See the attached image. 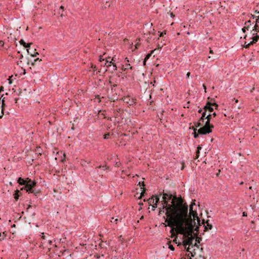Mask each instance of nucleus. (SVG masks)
Here are the masks:
<instances>
[{
	"mask_svg": "<svg viewBox=\"0 0 259 259\" xmlns=\"http://www.w3.org/2000/svg\"><path fill=\"white\" fill-rule=\"evenodd\" d=\"M254 88H252L251 90H250V92L252 93L253 92V91L254 90Z\"/></svg>",
	"mask_w": 259,
	"mask_h": 259,
	"instance_id": "09e8293b",
	"label": "nucleus"
},
{
	"mask_svg": "<svg viewBox=\"0 0 259 259\" xmlns=\"http://www.w3.org/2000/svg\"><path fill=\"white\" fill-rule=\"evenodd\" d=\"M29 181H32L31 179L29 178H27L26 180H24L21 178H19L17 182L21 185H25L26 186L29 183Z\"/></svg>",
	"mask_w": 259,
	"mask_h": 259,
	"instance_id": "6e6552de",
	"label": "nucleus"
},
{
	"mask_svg": "<svg viewBox=\"0 0 259 259\" xmlns=\"http://www.w3.org/2000/svg\"><path fill=\"white\" fill-rule=\"evenodd\" d=\"M243 217H246L247 216V213L246 212H243Z\"/></svg>",
	"mask_w": 259,
	"mask_h": 259,
	"instance_id": "f704fd0d",
	"label": "nucleus"
},
{
	"mask_svg": "<svg viewBox=\"0 0 259 259\" xmlns=\"http://www.w3.org/2000/svg\"><path fill=\"white\" fill-rule=\"evenodd\" d=\"M102 167L104 168H107L106 165L103 166Z\"/></svg>",
	"mask_w": 259,
	"mask_h": 259,
	"instance_id": "603ef678",
	"label": "nucleus"
},
{
	"mask_svg": "<svg viewBox=\"0 0 259 259\" xmlns=\"http://www.w3.org/2000/svg\"><path fill=\"white\" fill-rule=\"evenodd\" d=\"M27 53L32 57H36L38 55V52H36V49L31 51L30 48L27 49Z\"/></svg>",
	"mask_w": 259,
	"mask_h": 259,
	"instance_id": "9d476101",
	"label": "nucleus"
},
{
	"mask_svg": "<svg viewBox=\"0 0 259 259\" xmlns=\"http://www.w3.org/2000/svg\"><path fill=\"white\" fill-rule=\"evenodd\" d=\"M151 55L150 54H148L147 55H146V57H145V59H144V65H145V63H146V60H147V59H148L150 58V57L151 56Z\"/></svg>",
	"mask_w": 259,
	"mask_h": 259,
	"instance_id": "4be33fe9",
	"label": "nucleus"
},
{
	"mask_svg": "<svg viewBox=\"0 0 259 259\" xmlns=\"http://www.w3.org/2000/svg\"><path fill=\"white\" fill-rule=\"evenodd\" d=\"M190 72H188V73H187V77H189V76H190Z\"/></svg>",
	"mask_w": 259,
	"mask_h": 259,
	"instance_id": "58836bf2",
	"label": "nucleus"
},
{
	"mask_svg": "<svg viewBox=\"0 0 259 259\" xmlns=\"http://www.w3.org/2000/svg\"><path fill=\"white\" fill-rule=\"evenodd\" d=\"M205 116H206L205 112H203L202 113V116L200 117V118L199 119L198 121L196 123H194V124L196 127L201 126L203 125V123H204V119H205L204 118H205Z\"/></svg>",
	"mask_w": 259,
	"mask_h": 259,
	"instance_id": "0eeeda50",
	"label": "nucleus"
},
{
	"mask_svg": "<svg viewBox=\"0 0 259 259\" xmlns=\"http://www.w3.org/2000/svg\"><path fill=\"white\" fill-rule=\"evenodd\" d=\"M109 134H106L104 135V138L105 139H107L109 138Z\"/></svg>",
	"mask_w": 259,
	"mask_h": 259,
	"instance_id": "cd10ccee",
	"label": "nucleus"
},
{
	"mask_svg": "<svg viewBox=\"0 0 259 259\" xmlns=\"http://www.w3.org/2000/svg\"><path fill=\"white\" fill-rule=\"evenodd\" d=\"M126 69V68H124L123 66L122 67V71H125Z\"/></svg>",
	"mask_w": 259,
	"mask_h": 259,
	"instance_id": "ea45409f",
	"label": "nucleus"
},
{
	"mask_svg": "<svg viewBox=\"0 0 259 259\" xmlns=\"http://www.w3.org/2000/svg\"><path fill=\"white\" fill-rule=\"evenodd\" d=\"M113 60V58H112V59H111V58L110 57H108L107 58L105 61V63L104 64V65H106L107 64V63H108L109 62H112V61Z\"/></svg>",
	"mask_w": 259,
	"mask_h": 259,
	"instance_id": "aec40b11",
	"label": "nucleus"
},
{
	"mask_svg": "<svg viewBox=\"0 0 259 259\" xmlns=\"http://www.w3.org/2000/svg\"><path fill=\"white\" fill-rule=\"evenodd\" d=\"M212 116L213 117H215V116H217V114H216V113H215V112H214L213 113H212V114H211V116Z\"/></svg>",
	"mask_w": 259,
	"mask_h": 259,
	"instance_id": "c9c22d12",
	"label": "nucleus"
},
{
	"mask_svg": "<svg viewBox=\"0 0 259 259\" xmlns=\"http://www.w3.org/2000/svg\"><path fill=\"white\" fill-rule=\"evenodd\" d=\"M192 130H193V135L195 138H197L198 137V135L200 134L198 132V130L195 127H192Z\"/></svg>",
	"mask_w": 259,
	"mask_h": 259,
	"instance_id": "ddd939ff",
	"label": "nucleus"
},
{
	"mask_svg": "<svg viewBox=\"0 0 259 259\" xmlns=\"http://www.w3.org/2000/svg\"><path fill=\"white\" fill-rule=\"evenodd\" d=\"M111 64H112L113 66L114 70H116L117 66L115 64L113 63L112 62H109L108 63H107L106 65H105L107 67H109V66H111Z\"/></svg>",
	"mask_w": 259,
	"mask_h": 259,
	"instance_id": "2eb2a0df",
	"label": "nucleus"
},
{
	"mask_svg": "<svg viewBox=\"0 0 259 259\" xmlns=\"http://www.w3.org/2000/svg\"><path fill=\"white\" fill-rule=\"evenodd\" d=\"M245 29H246V28H245V27H244L243 28H242V31H243V32H245Z\"/></svg>",
	"mask_w": 259,
	"mask_h": 259,
	"instance_id": "37998d69",
	"label": "nucleus"
},
{
	"mask_svg": "<svg viewBox=\"0 0 259 259\" xmlns=\"http://www.w3.org/2000/svg\"><path fill=\"white\" fill-rule=\"evenodd\" d=\"M197 224V223L196 222L192 221L191 234L192 240H190V242H189V244L185 243V241L187 240V239L189 238V237L187 236L185 237L184 235L183 234V237L184 238V240L183 241V245L185 246V247H186L187 245H189V246L186 248V250L187 252H189L191 254V256L193 257L196 254V252L195 251L196 248L199 249V246L197 245V243H199L200 241L201 240L200 238L196 237L195 244H193V241H194L195 237L197 236V232L198 231V227L197 226H196V228H194V227L196 226Z\"/></svg>",
	"mask_w": 259,
	"mask_h": 259,
	"instance_id": "f03ea898",
	"label": "nucleus"
},
{
	"mask_svg": "<svg viewBox=\"0 0 259 259\" xmlns=\"http://www.w3.org/2000/svg\"><path fill=\"white\" fill-rule=\"evenodd\" d=\"M145 190L143 191V192L141 193L140 198H141L143 195L144 193Z\"/></svg>",
	"mask_w": 259,
	"mask_h": 259,
	"instance_id": "2f4dec72",
	"label": "nucleus"
},
{
	"mask_svg": "<svg viewBox=\"0 0 259 259\" xmlns=\"http://www.w3.org/2000/svg\"><path fill=\"white\" fill-rule=\"evenodd\" d=\"M252 31L253 32L252 33V35H254L255 34V32H259V27L257 24H256L253 27V29H252Z\"/></svg>",
	"mask_w": 259,
	"mask_h": 259,
	"instance_id": "f8f14e48",
	"label": "nucleus"
},
{
	"mask_svg": "<svg viewBox=\"0 0 259 259\" xmlns=\"http://www.w3.org/2000/svg\"><path fill=\"white\" fill-rule=\"evenodd\" d=\"M157 204L156 203L155 204H152L151 205L152 206V207H153V209L154 210V209L157 207Z\"/></svg>",
	"mask_w": 259,
	"mask_h": 259,
	"instance_id": "c85d7f7f",
	"label": "nucleus"
},
{
	"mask_svg": "<svg viewBox=\"0 0 259 259\" xmlns=\"http://www.w3.org/2000/svg\"><path fill=\"white\" fill-rule=\"evenodd\" d=\"M258 40V39L255 37H253L252 40L250 42V45H253L256 43V42Z\"/></svg>",
	"mask_w": 259,
	"mask_h": 259,
	"instance_id": "6ab92c4d",
	"label": "nucleus"
},
{
	"mask_svg": "<svg viewBox=\"0 0 259 259\" xmlns=\"http://www.w3.org/2000/svg\"><path fill=\"white\" fill-rule=\"evenodd\" d=\"M4 105H5L4 100L3 99L2 100V107H3Z\"/></svg>",
	"mask_w": 259,
	"mask_h": 259,
	"instance_id": "e433bc0d",
	"label": "nucleus"
},
{
	"mask_svg": "<svg viewBox=\"0 0 259 259\" xmlns=\"http://www.w3.org/2000/svg\"><path fill=\"white\" fill-rule=\"evenodd\" d=\"M209 221H207L205 223H204V220H203L202 224H204V231H206L208 230H210L212 229V226L211 225L209 224Z\"/></svg>",
	"mask_w": 259,
	"mask_h": 259,
	"instance_id": "1a4fd4ad",
	"label": "nucleus"
},
{
	"mask_svg": "<svg viewBox=\"0 0 259 259\" xmlns=\"http://www.w3.org/2000/svg\"><path fill=\"white\" fill-rule=\"evenodd\" d=\"M155 203L154 204H155L156 203H158V202L159 201V197L157 196H155Z\"/></svg>",
	"mask_w": 259,
	"mask_h": 259,
	"instance_id": "b1692460",
	"label": "nucleus"
},
{
	"mask_svg": "<svg viewBox=\"0 0 259 259\" xmlns=\"http://www.w3.org/2000/svg\"><path fill=\"white\" fill-rule=\"evenodd\" d=\"M99 61H100V62L104 61V59L102 58L100 56V59H99Z\"/></svg>",
	"mask_w": 259,
	"mask_h": 259,
	"instance_id": "473e14b6",
	"label": "nucleus"
},
{
	"mask_svg": "<svg viewBox=\"0 0 259 259\" xmlns=\"http://www.w3.org/2000/svg\"><path fill=\"white\" fill-rule=\"evenodd\" d=\"M251 45H250V42H249L248 44H247L246 42H245V46H244V48H246V49H248L249 48V46H251Z\"/></svg>",
	"mask_w": 259,
	"mask_h": 259,
	"instance_id": "393cba45",
	"label": "nucleus"
},
{
	"mask_svg": "<svg viewBox=\"0 0 259 259\" xmlns=\"http://www.w3.org/2000/svg\"><path fill=\"white\" fill-rule=\"evenodd\" d=\"M23 58V56L22 54H20V57H19V59L20 60V62H21L22 61H21V59H22Z\"/></svg>",
	"mask_w": 259,
	"mask_h": 259,
	"instance_id": "c756f323",
	"label": "nucleus"
},
{
	"mask_svg": "<svg viewBox=\"0 0 259 259\" xmlns=\"http://www.w3.org/2000/svg\"><path fill=\"white\" fill-rule=\"evenodd\" d=\"M168 248L172 251H174L175 250L174 247L171 244H169Z\"/></svg>",
	"mask_w": 259,
	"mask_h": 259,
	"instance_id": "bb28decb",
	"label": "nucleus"
},
{
	"mask_svg": "<svg viewBox=\"0 0 259 259\" xmlns=\"http://www.w3.org/2000/svg\"><path fill=\"white\" fill-rule=\"evenodd\" d=\"M20 45H22L23 47L26 48H29L32 45V43L26 44L23 39H21L19 41Z\"/></svg>",
	"mask_w": 259,
	"mask_h": 259,
	"instance_id": "9b49d317",
	"label": "nucleus"
},
{
	"mask_svg": "<svg viewBox=\"0 0 259 259\" xmlns=\"http://www.w3.org/2000/svg\"><path fill=\"white\" fill-rule=\"evenodd\" d=\"M141 184H142V185L143 186H144V182H142V183L139 182V185H140V186H141Z\"/></svg>",
	"mask_w": 259,
	"mask_h": 259,
	"instance_id": "a18cd8bd",
	"label": "nucleus"
},
{
	"mask_svg": "<svg viewBox=\"0 0 259 259\" xmlns=\"http://www.w3.org/2000/svg\"><path fill=\"white\" fill-rule=\"evenodd\" d=\"M41 60V59H39V58H36V59H35L34 60V62L33 63H32V65H34V64H35L36 63V62L37 61H40Z\"/></svg>",
	"mask_w": 259,
	"mask_h": 259,
	"instance_id": "5701e85b",
	"label": "nucleus"
},
{
	"mask_svg": "<svg viewBox=\"0 0 259 259\" xmlns=\"http://www.w3.org/2000/svg\"><path fill=\"white\" fill-rule=\"evenodd\" d=\"M201 147L200 146H199L198 147H197V150L196 151V157H195V159L196 158H198L199 157V151L201 149Z\"/></svg>",
	"mask_w": 259,
	"mask_h": 259,
	"instance_id": "f3484780",
	"label": "nucleus"
},
{
	"mask_svg": "<svg viewBox=\"0 0 259 259\" xmlns=\"http://www.w3.org/2000/svg\"><path fill=\"white\" fill-rule=\"evenodd\" d=\"M0 44L1 45H3L4 43L3 42V41H0Z\"/></svg>",
	"mask_w": 259,
	"mask_h": 259,
	"instance_id": "864d4df0",
	"label": "nucleus"
},
{
	"mask_svg": "<svg viewBox=\"0 0 259 259\" xmlns=\"http://www.w3.org/2000/svg\"><path fill=\"white\" fill-rule=\"evenodd\" d=\"M125 68H126L129 67L131 69H133L132 66H131L130 64H128V63L125 64Z\"/></svg>",
	"mask_w": 259,
	"mask_h": 259,
	"instance_id": "a878e982",
	"label": "nucleus"
},
{
	"mask_svg": "<svg viewBox=\"0 0 259 259\" xmlns=\"http://www.w3.org/2000/svg\"><path fill=\"white\" fill-rule=\"evenodd\" d=\"M6 236V233L5 232H3V234H2L1 233H0V237H1V239H4Z\"/></svg>",
	"mask_w": 259,
	"mask_h": 259,
	"instance_id": "412c9836",
	"label": "nucleus"
},
{
	"mask_svg": "<svg viewBox=\"0 0 259 259\" xmlns=\"http://www.w3.org/2000/svg\"><path fill=\"white\" fill-rule=\"evenodd\" d=\"M212 106H215V108L217 109V107H218V105L215 103H211L210 102H207L204 107V112H205V113H206L207 111H208L209 112H212L213 111V108H212Z\"/></svg>",
	"mask_w": 259,
	"mask_h": 259,
	"instance_id": "423d86ee",
	"label": "nucleus"
},
{
	"mask_svg": "<svg viewBox=\"0 0 259 259\" xmlns=\"http://www.w3.org/2000/svg\"><path fill=\"white\" fill-rule=\"evenodd\" d=\"M36 183L35 181H29V183L27 185V186L22 187L21 188V190H25L26 192L33 193L34 195L36 196L38 193H39V191L33 189L36 186Z\"/></svg>",
	"mask_w": 259,
	"mask_h": 259,
	"instance_id": "20e7f679",
	"label": "nucleus"
},
{
	"mask_svg": "<svg viewBox=\"0 0 259 259\" xmlns=\"http://www.w3.org/2000/svg\"><path fill=\"white\" fill-rule=\"evenodd\" d=\"M60 9H64V7H63V6H61Z\"/></svg>",
	"mask_w": 259,
	"mask_h": 259,
	"instance_id": "6e6d98bb",
	"label": "nucleus"
},
{
	"mask_svg": "<svg viewBox=\"0 0 259 259\" xmlns=\"http://www.w3.org/2000/svg\"><path fill=\"white\" fill-rule=\"evenodd\" d=\"M204 118L205 119H206L204 125L198 130V132L200 135H206L207 134H209L212 132V128L214 127L212 124L210 123L211 119V114L209 113L208 115L206 114Z\"/></svg>",
	"mask_w": 259,
	"mask_h": 259,
	"instance_id": "7ed1b4c3",
	"label": "nucleus"
},
{
	"mask_svg": "<svg viewBox=\"0 0 259 259\" xmlns=\"http://www.w3.org/2000/svg\"><path fill=\"white\" fill-rule=\"evenodd\" d=\"M15 103H16L17 102L18 99L17 98H15Z\"/></svg>",
	"mask_w": 259,
	"mask_h": 259,
	"instance_id": "3c124183",
	"label": "nucleus"
},
{
	"mask_svg": "<svg viewBox=\"0 0 259 259\" xmlns=\"http://www.w3.org/2000/svg\"><path fill=\"white\" fill-rule=\"evenodd\" d=\"M202 111V110L200 109L199 110L198 112L200 113H201Z\"/></svg>",
	"mask_w": 259,
	"mask_h": 259,
	"instance_id": "49530a36",
	"label": "nucleus"
},
{
	"mask_svg": "<svg viewBox=\"0 0 259 259\" xmlns=\"http://www.w3.org/2000/svg\"><path fill=\"white\" fill-rule=\"evenodd\" d=\"M174 15H173L172 13H171V16H174Z\"/></svg>",
	"mask_w": 259,
	"mask_h": 259,
	"instance_id": "052dcab7",
	"label": "nucleus"
},
{
	"mask_svg": "<svg viewBox=\"0 0 259 259\" xmlns=\"http://www.w3.org/2000/svg\"><path fill=\"white\" fill-rule=\"evenodd\" d=\"M154 196L151 197V198H149L148 200V203L149 205H152L154 204L155 203V199L153 198Z\"/></svg>",
	"mask_w": 259,
	"mask_h": 259,
	"instance_id": "dca6fc26",
	"label": "nucleus"
},
{
	"mask_svg": "<svg viewBox=\"0 0 259 259\" xmlns=\"http://www.w3.org/2000/svg\"><path fill=\"white\" fill-rule=\"evenodd\" d=\"M162 35H163V33H161V34H160V36H162Z\"/></svg>",
	"mask_w": 259,
	"mask_h": 259,
	"instance_id": "4d7b16f0",
	"label": "nucleus"
},
{
	"mask_svg": "<svg viewBox=\"0 0 259 259\" xmlns=\"http://www.w3.org/2000/svg\"><path fill=\"white\" fill-rule=\"evenodd\" d=\"M98 167V168H101V166L100 165V166H98V167Z\"/></svg>",
	"mask_w": 259,
	"mask_h": 259,
	"instance_id": "e2e57ef3",
	"label": "nucleus"
},
{
	"mask_svg": "<svg viewBox=\"0 0 259 259\" xmlns=\"http://www.w3.org/2000/svg\"><path fill=\"white\" fill-rule=\"evenodd\" d=\"M250 25H251V21L250 20H249L245 23V28H246L247 30H248V28Z\"/></svg>",
	"mask_w": 259,
	"mask_h": 259,
	"instance_id": "a211bd4d",
	"label": "nucleus"
},
{
	"mask_svg": "<svg viewBox=\"0 0 259 259\" xmlns=\"http://www.w3.org/2000/svg\"><path fill=\"white\" fill-rule=\"evenodd\" d=\"M4 91V87L3 86H1L0 87V93Z\"/></svg>",
	"mask_w": 259,
	"mask_h": 259,
	"instance_id": "72a5a7b5",
	"label": "nucleus"
},
{
	"mask_svg": "<svg viewBox=\"0 0 259 259\" xmlns=\"http://www.w3.org/2000/svg\"><path fill=\"white\" fill-rule=\"evenodd\" d=\"M112 219V220H111V222H114V221H113L114 218H112V219Z\"/></svg>",
	"mask_w": 259,
	"mask_h": 259,
	"instance_id": "8fccbe9b",
	"label": "nucleus"
},
{
	"mask_svg": "<svg viewBox=\"0 0 259 259\" xmlns=\"http://www.w3.org/2000/svg\"><path fill=\"white\" fill-rule=\"evenodd\" d=\"M143 218H144V217H143V216H142L140 219H141H141H143Z\"/></svg>",
	"mask_w": 259,
	"mask_h": 259,
	"instance_id": "bf43d9fd",
	"label": "nucleus"
},
{
	"mask_svg": "<svg viewBox=\"0 0 259 259\" xmlns=\"http://www.w3.org/2000/svg\"><path fill=\"white\" fill-rule=\"evenodd\" d=\"M125 59L126 60L127 62H128V61H129L127 60V58H126Z\"/></svg>",
	"mask_w": 259,
	"mask_h": 259,
	"instance_id": "680f3d73",
	"label": "nucleus"
},
{
	"mask_svg": "<svg viewBox=\"0 0 259 259\" xmlns=\"http://www.w3.org/2000/svg\"><path fill=\"white\" fill-rule=\"evenodd\" d=\"M159 209V214L165 212L166 217L165 222L167 223L165 226L171 228V234L176 232L177 234L188 237L185 243L189 244L192 240V221L187 217L188 205L184 203L183 199L172 195L168 191L163 190Z\"/></svg>",
	"mask_w": 259,
	"mask_h": 259,
	"instance_id": "f257e3e1",
	"label": "nucleus"
},
{
	"mask_svg": "<svg viewBox=\"0 0 259 259\" xmlns=\"http://www.w3.org/2000/svg\"><path fill=\"white\" fill-rule=\"evenodd\" d=\"M209 53H210V54H213V51H212V50H210V51H209Z\"/></svg>",
	"mask_w": 259,
	"mask_h": 259,
	"instance_id": "c03bdc74",
	"label": "nucleus"
},
{
	"mask_svg": "<svg viewBox=\"0 0 259 259\" xmlns=\"http://www.w3.org/2000/svg\"><path fill=\"white\" fill-rule=\"evenodd\" d=\"M256 23H259V18H257L256 20Z\"/></svg>",
	"mask_w": 259,
	"mask_h": 259,
	"instance_id": "a19ab883",
	"label": "nucleus"
},
{
	"mask_svg": "<svg viewBox=\"0 0 259 259\" xmlns=\"http://www.w3.org/2000/svg\"><path fill=\"white\" fill-rule=\"evenodd\" d=\"M242 184H243L242 182L240 183V185H242Z\"/></svg>",
	"mask_w": 259,
	"mask_h": 259,
	"instance_id": "69168bd1",
	"label": "nucleus"
},
{
	"mask_svg": "<svg viewBox=\"0 0 259 259\" xmlns=\"http://www.w3.org/2000/svg\"><path fill=\"white\" fill-rule=\"evenodd\" d=\"M235 102H236V103H237V102H238V100H236L235 101Z\"/></svg>",
	"mask_w": 259,
	"mask_h": 259,
	"instance_id": "0e129e2a",
	"label": "nucleus"
},
{
	"mask_svg": "<svg viewBox=\"0 0 259 259\" xmlns=\"http://www.w3.org/2000/svg\"><path fill=\"white\" fill-rule=\"evenodd\" d=\"M249 189H252V187L251 186L249 187Z\"/></svg>",
	"mask_w": 259,
	"mask_h": 259,
	"instance_id": "13d9d810",
	"label": "nucleus"
},
{
	"mask_svg": "<svg viewBox=\"0 0 259 259\" xmlns=\"http://www.w3.org/2000/svg\"><path fill=\"white\" fill-rule=\"evenodd\" d=\"M195 202H193L190 206V211L189 215L188 214V218H191L192 221L196 222L197 221V223L199 226L200 225V220L198 217V214L197 211L196 210H194L193 209V205H195Z\"/></svg>",
	"mask_w": 259,
	"mask_h": 259,
	"instance_id": "39448f33",
	"label": "nucleus"
},
{
	"mask_svg": "<svg viewBox=\"0 0 259 259\" xmlns=\"http://www.w3.org/2000/svg\"><path fill=\"white\" fill-rule=\"evenodd\" d=\"M203 86L204 89L205 90H206V87H205V85L203 84Z\"/></svg>",
	"mask_w": 259,
	"mask_h": 259,
	"instance_id": "5fc2aeb1",
	"label": "nucleus"
},
{
	"mask_svg": "<svg viewBox=\"0 0 259 259\" xmlns=\"http://www.w3.org/2000/svg\"><path fill=\"white\" fill-rule=\"evenodd\" d=\"M255 37L257 39H259V35H256L255 36Z\"/></svg>",
	"mask_w": 259,
	"mask_h": 259,
	"instance_id": "79ce46f5",
	"label": "nucleus"
},
{
	"mask_svg": "<svg viewBox=\"0 0 259 259\" xmlns=\"http://www.w3.org/2000/svg\"><path fill=\"white\" fill-rule=\"evenodd\" d=\"M118 221V219H116L114 220V222H115V223L116 224L117 221Z\"/></svg>",
	"mask_w": 259,
	"mask_h": 259,
	"instance_id": "4c0bfd02",
	"label": "nucleus"
},
{
	"mask_svg": "<svg viewBox=\"0 0 259 259\" xmlns=\"http://www.w3.org/2000/svg\"><path fill=\"white\" fill-rule=\"evenodd\" d=\"M19 193H20V191L18 190H17L16 191H15V193L14 194V198L16 201L18 200V199H19Z\"/></svg>",
	"mask_w": 259,
	"mask_h": 259,
	"instance_id": "4468645a",
	"label": "nucleus"
},
{
	"mask_svg": "<svg viewBox=\"0 0 259 259\" xmlns=\"http://www.w3.org/2000/svg\"><path fill=\"white\" fill-rule=\"evenodd\" d=\"M3 116V109H2L1 113L0 114V118H1Z\"/></svg>",
	"mask_w": 259,
	"mask_h": 259,
	"instance_id": "7c9ffc66",
	"label": "nucleus"
},
{
	"mask_svg": "<svg viewBox=\"0 0 259 259\" xmlns=\"http://www.w3.org/2000/svg\"><path fill=\"white\" fill-rule=\"evenodd\" d=\"M41 238L44 239L45 238V236L44 234L42 235Z\"/></svg>",
	"mask_w": 259,
	"mask_h": 259,
	"instance_id": "de8ad7c7",
	"label": "nucleus"
}]
</instances>
